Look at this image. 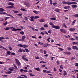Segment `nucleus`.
Segmentation results:
<instances>
[{
	"instance_id": "obj_32",
	"label": "nucleus",
	"mask_w": 78,
	"mask_h": 78,
	"mask_svg": "<svg viewBox=\"0 0 78 78\" xmlns=\"http://www.w3.org/2000/svg\"><path fill=\"white\" fill-rule=\"evenodd\" d=\"M20 10H21V11H27L26 9L23 8H21Z\"/></svg>"
},
{
	"instance_id": "obj_38",
	"label": "nucleus",
	"mask_w": 78,
	"mask_h": 78,
	"mask_svg": "<svg viewBox=\"0 0 78 78\" xmlns=\"http://www.w3.org/2000/svg\"><path fill=\"white\" fill-rule=\"evenodd\" d=\"M58 49L60 51H63V50H64V49L61 48H59Z\"/></svg>"
},
{
	"instance_id": "obj_9",
	"label": "nucleus",
	"mask_w": 78,
	"mask_h": 78,
	"mask_svg": "<svg viewBox=\"0 0 78 78\" xmlns=\"http://www.w3.org/2000/svg\"><path fill=\"white\" fill-rule=\"evenodd\" d=\"M30 18V21H33L34 22V16H31Z\"/></svg>"
},
{
	"instance_id": "obj_13",
	"label": "nucleus",
	"mask_w": 78,
	"mask_h": 78,
	"mask_svg": "<svg viewBox=\"0 0 78 78\" xmlns=\"http://www.w3.org/2000/svg\"><path fill=\"white\" fill-rule=\"evenodd\" d=\"M62 26L63 27H64L65 28H67V26L66 25V24H65V23H63Z\"/></svg>"
},
{
	"instance_id": "obj_47",
	"label": "nucleus",
	"mask_w": 78,
	"mask_h": 78,
	"mask_svg": "<svg viewBox=\"0 0 78 78\" xmlns=\"http://www.w3.org/2000/svg\"><path fill=\"white\" fill-rule=\"evenodd\" d=\"M52 4L53 5H54V6H55V5H57V3L56 2H55L54 3H53Z\"/></svg>"
},
{
	"instance_id": "obj_62",
	"label": "nucleus",
	"mask_w": 78,
	"mask_h": 78,
	"mask_svg": "<svg viewBox=\"0 0 78 78\" xmlns=\"http://www.w3.org/2000/svg\"><path fill=\"white\" fill-rule=\"evenodd\" d=\"M60 69H64V68H63V67H62V65H61L60 66Z\"/></svg>"
},
{
	"instance_id": "obj_5",
	"label": "nucleus",
	"mask_w": 78,
	"mask_h": 78,
	"mask_svg": "<svg viewBox=\"0 0 78 78\" xmlns=\"http://www.w3.org/2000/svg\"><path fill=\"white\" fill-rule=\"evenodd\" d=\"M9 69L10 71H14V70L15 68L14 67H9Z\"/></svg>"
},
{
	"instance_id": "obj_25",
	"label": "nucleus",
	"mask_w": 78,
	"mask_h": 78,
	"mask_svg": "<svg viewBox=\"0 0 78 78\" xmlns=\"http://www.w3.org/2000/svg\"><path fill=\"white\" fill-rule=\"evenodd\" d=\"M50 19L51 20H56V18H50Z\"/></svg>"
},
{
	"instance_id": "obj_24",
	"label": "nucleus",
	"mask_w": 78,
	"mask_h": 78,
	"mask_svg": "<svg viewBox=\"0 0 78 78\" xmlns=\"http://www.w3.org/2000/svg\"><path fill=\"white\" fill-rule=\"evenodd\" d=\"M63 72H64V73H63V75L64 76H66V75H67V73L66 72V71H63Z\"/></svg>"
},
{
	"instance_id": "obj_10",
	"label": "nucleus",
	"mask_w": 78,
	"mask_h": 78,
	"mask_svg": "<svg viewBox=\"0 0 78 78\" xmlns=\"http://www.w3.org/2000/svg\"><path fill=\"white\" fill-rule=\"evenodd\" d=\"M69 30L70 31H75V28H71L69 29Z\"/></svg>"
},
{
	"instance_id": "obj_37",
	"label": "nucleus",
	"mask_w": 78,
	"mask_h": 78,
	"mask_svg": "<svg viewBox=\"0 0 78 78\" xmlns=\"http://www.w3.org/2000/svg\"><path fill=\"white\" fill-rule=\"evenodd\" d=\"M25 50H26V52L28 53V52H29V50H28V49H27V48H25L24 49Z\"/></svg>"
},
{
	"instance_id": "obj_54",
	"label": "nucleus",
	"mask_w": 78,
	"mask_h": 78,
	"mask_svg": "<svg viewBox=\"0 0 78 78\" xmlns=\"http://www.w3.org/2000/svg\"><path fill=\"white\" fill-rule=\"evenodd\" d=\"M40 34H42L43 35H44V34H45V33H44L42 32H41L40 33Z\"/></svg>"
},
{
	"instance_id": "obj_29",
	"label": "nucleus",
	"mask_w": 78,
	"mask_h": 78,
	"mask_svg": "<svg viewBox=\"0 0 78 78\" xmlns=\"http://www.w3.org/2000/svg\"><path fill=\"white\" fill-rule=\"evenodd\" d=\"M11 52L10 51H8L7 52V54L9 55H11Z\"/></svg>"
},
{
	"instance_id": "obj_14",
	"label": "nucleus",
	"mask_w": 78,
	"mask_h": 78,
	"mask_svg": "<svg viewBox=\"0 0 78 78\" xmlns=\"http://www.w3.org/2000/svg\"><path fill=\"white\" fill-rule=\"evenodd\" d=\"M23 51V49H19L18 50V52H19L20 53H22Z\"/></svg>"
},
{
	"instance_id": "obj_20",
	"label": "nucleus",
	"mask_w": 78,
	"mask_h": 78,
	"mask_svg": "<svg viewBox=\"0 0 78 78\" xmlns=\"http://www.w3.org/2000/svg\"><path fill=\"white\" fill-rule=\"evenodd\" d=\"M73 45H78V42H73Z\"/></svg>"
},
{
	"instance_id": "obj_27",
	"label": "nucleus",
	"mask_w": 78,
	"mask_h": 78,
	"mask_svg": "<svg viewBox=\"0 0 78 78\" xmlns=\"http://www.w3.org/2000/svg\"><path fill=\"white\" fill-rule=\"evenodd\" d=\"M27 47H28V46L27 45L24 44L23 45V48H27Z\"/></svg>"
},
{
	"instance_id": "obj_33",
	"label": "nucleus",
	"mask_w": 78,
	"mask_h": 78,
	"mask_svg": "<svg viewBox=\"0 0 78 78\" xmlns=\"http://www.w3.org/2000/svg\"><path fill=\"white\" fill-rule=\"evenodd\" d=\"M73 17H78V14H75L73 15Z\"/></svg>"
},
{
	"instance_id": "obj_44",
	"label": "nucleus",
	"mask_w": 78,
	"mask_h": 78,
	"mask_svg": "<svg viewBox=\"0 0 78 78\" xmlns=\"http://www.w3.org/2000/svg\"><path fill=\"white\" fill-rule=\"evenodd\" d=\"M18 46L19 47H23V45L21 44H19L18 45Z\"/></svg>"
},
{
	"instance_id": "obj_17",
	"label": "nucleus",
	"mask_w": 78,
	"mask_h": 78,
	"mask_svg": "<svg viewBox=\"0 0 78 78\" xmlns=\"http://www.w3.org/2000/svg\"><path fill=\"white\" fill-rule=\"evenodd\" d=\"M49 24L50 25H51L52 26L51 27L52 28L55 25L53 24V23H52V22L49 23Z\"/></svg>"
},
{
	"instance_id": "obj_53",
	"label": "nucleus",
	"mask_w": 78,
	"mask_h": 78,
	"mask_svg": "<svg viewBox=\"0 0 78 78\" xmlns=\"http://www.w3.org/2000/svg\"><path fill=\"white\" fill-rule=\"evenodd\" d=\"M23 72H25V73L28 72V71H27V70H23Z\"/></svg>"
},
{
	"instance_id": "obj_41",
	"label": "nucleus",
	"mask_w": 78,
	"mask_h": 78,
	"mask_svg": "<svg viewBox=\"0 0 78 78\" xmlns=\"http://www.w3.org/2000/svg\"><path fill=\"white\" fill-rule=\"evenodd\" d=\"M8 48L9 50H12V48H11V46H9L8 47Z\"/></svg>"
},
{
	"instance_id": "obj_52",
	"label": "nucleus",
	"mask_w": 78,
	"mask_h": 78,
	"mask_svg": "<svg viewBox=\"0 0 78 78\" xmlns=\"http://www.w3.org/2000/svg\"><path fill=\"white\" fill-rule=\"evenodd\" d=\"M20 72H23V69H21L20 70Z\"/></svg>"
},
{
	"instance_id": "obj_36",
	"label": "nucleus",
	"mask_w": 78,
	"mask_h": 78,
	"mask_svg": "<svg viewBox=\"0 0 78 78\" xmlns=\"http://www.w3.org/2000/svg\"><path fill=\"white\" fill-rule=\"evenodd\" d=\"M9 28H10V27H6V28L5 29V30H9Z\"/></svg>"
},
{
	"instance_id": "obj_7",
	"label": "nucleus",
	"mask_w": 78,
	"mask_h": 78,
	"mask_svg": "<svg viewBox=\"0 0 78 78\" xmlns=\"http://www.w3.org/2000/svg\"><path fill=\"white\" fill-rule=\"evenodd\" d=\"M60 31H61L62 33H65L66 30L64 29H60Z\"/></svg>"
},
{
	"instance_id": "obj_8",
	"label": "nucleus",
	"mask_w": 78,
	"mask_h": 78,
	"mask_svg": "<svg viewBox=\"0 0 78 78\" xmlns=\"http://www.w3.org/2000/svg\"><path fill=\"white\" fill-rule=\"evenodd\" d=\"M7 4L8 5H11V6H14V4L12 3L11 2H8L7 3Z\"/></svg>"
},
{
	"instance_id": "obj_23",
	"label": "nucleus",
	"mask_w": 78,
	"mask_h": 78,
	"mask_svg": "<svg viewBox=\"0 0 78 78\" xmlns=\"http://www.w3.org/2000/svg\"><path fill=\"white\" fill-rule=\"evenodd\" d=\"M22 40L23 41H24L25 40V36H23L22 37Z\"/></svg>"
},
{
	"instance_id": "obj_51",
	"label": "nucleus",
	"mask_w": 78,
	"mask_h": 78,
	"mask_svg": "<svg viewBox=\"0 0 78 78\" xmlns=\"http://www.w3.org/2000/svg\"><path fill=\"white\" fill-rule=\"evenodd\" d=\"M69 8V6H66L64 7V9H67V8Z\"/></svg>"
},
{
	"instance_id": "obj_45",
	"label": "nucleus",
	"mask_w": 78,
	"mask_h": 78,
	"mask_svg": "<svg viewBox=\"0 0 78 78\" xmlns=\"http://www.w3.org/2000/svg\"><path fill=\"white\" fill-rule=\"evenodd\" d=\"M40 62V63H41L42 64H45V62L42 61Z\"/></svg>"
},
{
	"instance_id": "obj_35",
	"label": "nucleus",
	"mask_w": 78,
	"mask_h": 78,
	"mask_svg": "<svg viewBox=\"0 0 78 78\" xmlns=\"http://www.w3.org/2000/svg\"><path fill=\"white\" fill-rule=\"evenodd\" d=\"M44 28H47L48 27V25L47 24H45L44 25Z\"/></svg>"
},
{
	"instance_id": "obj_11",
	"label": "nucleus",
	"mask_w": 78,
	"mask_h": 78,
	"mask_svg": "<svg viewBox=\"0 0 78 78\" xmlns=\"http://www.w3.org/2000/svg\"><path fill=\"white\" fill-rule=\"evenodd\" d=\"M14 7V6H7L6 7V8H8V9H11V8H13Z\"/></svg>"
},
{
	"instance_id": "obj_16",
	"label": "nucleus",
	"mask_w": 78,
	"mask_h": 78,
	"mask_svg": "<svg viewBox=\"0 0 78 78\" xmlns=\"http://www.w3.org/2000/svg\"><path fill=\"white\" fill-rule=\"evenodd\" d=\"M0 48L1 49L2 48V49H4V50H7V49L4 48L3 46H0Z\"/></svg>"
},
{
	"instance_id": "obj_42",
	"label": "nucleus",
	"mask_w": 78,
	"mask_h": 78,
	"mask_svg": "<svg viewBox=\"0 0 78 78\" xmlns=\"http://www.w3.org/2000/svg\"><path fill=\"white\" fill-rule=\"evenodd\" d=\"M2 76H3V77H6L7 76H8V75H2Z\"/></svg>"
},
{
	"instance_id": "obj_64",
	"label": "nucleus",
	"mask_w": 78,
	"mask_h": 78,
	"mask_svg": "<svg viewBox=\"0 0 78 78\" xmlns=\"http://www.w3.org/2000/svg\"><path fill=\"white\" fill-rule=\"evenodd\" d=\"M40 30H45V29H44V27H42L40 29Z\"/></svg>"
},
{
	"instance_id": "obj_1",
	"label": "nucleus",
	"mask_w": 78,
	"mask_h": 78,
	"mask_svg": "<svg viewBox=\"0 0 78 78\" xmlns=\"http://www.w3.org/2000/svg\"><path fill=\"white\" fill-rule=\"evenodd\" d=\"M15 61L16 64L18 65V66H20L21 64L18 59H17V58H16Z\"/></svg>"
},
{
	"instance_id": "obj_18",
	"label": "nucleus",
	"mask_w": 78,
	"mask_h": 78,
	"mask_svg": "<svg viewBox=\"0 0 78 78\" xmlns=\"http://www.w3.org/2000/svg\"><path fill=\"white\" fill-rule=\"evenodd\" d=\"M39 22H45V20L44 19H41L40 20Z\"/></svg>"
},
{
	"instance_id": "obj_60",
	"label": "nucleus",
	"mask_w": 78,
	"mask_h": 78,
	"mask_svg": "<svg viewBox=\"0 0 78 78\" xmlns=\"http://www.w3.org/2000/svg\"><path fill=\"white\" fill-rule=\"evenodd\" d=\"M71 54V53L70 52H67V55H70Z\"/></svg>"
},
{
	"instance_id": "obj_56",
	"label": "nucleus",
	"mask_w": 78,
	"mask_h": 78,
	"mask_svg": "<svg viewBox=\"0 0 78 78\" xmlns=\"http://www.w3.org/2000/svg\"><path fill=\"white\" fill-rule=\"evenodd\" d=\"M14 12H15V13H17L19 12L17 11H14Z\"/></svg>"
},
{
	"instance_id": "obj_49",
	"label": "nucleus",
	"mask_w": 78,
	"mask_h": 78,
	"mask_svg": "<svg viewBox=\"0 0 78 78\" xmlns=\"http://www.w3.org/2000/svg\"><path fill=\"white\" fill-rule=\"evenodd\" d=\"M50 37H49L48 39H47V40L48 41V42H50Z\"/></svg>"
},
{
	"instance_id": "obj_4",
	"label": "nucleus",
	"mask_w": 78,
	"mask_h": 78,
	"mask_svg": "<svg viewBox=\"0 0 78 78\" xmlns=\"http://www.w3.org/2000/svg\"><path fill=\"white\" fill-rule=\"evenodd\" d=\"M72 48L73 50H78V48L76 46H72Z\"/></svg>"
},
{
	"instance_id": "obj_34",
	"label": "nucleus",
	"mask_w": 78,
	"mask_h": 78,
	"mask_svg": "<svg viewBox=\"0 0 78 78\" xmlns=\"http://www.w3.org/2000/svg\"><path fill=\"white\" fill-rule=\"evenodd\" d=\"M7 24H8V22L7 21L3 23V25L5 26H6V25H7Z\"/></svg>"
},
{
	"instance_id": "obj_12",
	"label": "nucleus",
	"mask_w": 78,
	"mask_h": 78,
	"mask_svg": "<svg viewBox=\"0 0 78 78\" xmlns=\"http://www.w3.org/2000/svg\"><path fill=\"white\" fill-rule=\"evenodd\" d=\"M72 8H76L77 7V5H71Z\"/></svg>"
},
{
	"instance_id": "obj_28",
	"label": "nucleus",
	"mask_w": 78,
	"mask_h": 78,
	"mask_svg": "<svg viewBox=\"0 0 78 78\" xmlns=\"http://www.w3.org/2000/svg\"><path fill=\"white\" fill-rule=\"evenodd\" d=\"M70 5H71V4H77V3L76 2H70Z\"/></svg>"
},
{
	"instance_id": "obj_43",
	"label": "nucleus",
	"mask_w": 78,
	"mask_h": 78,
	"mask_svg": "<svg viewBox=\"0 0 78 78\" xmlns=\"http://www.w3.org/2000/svg\"><path fill=\"white\" fill-rule=\"evenodd\" d=\"M11 55H15V53L14 52L11 53L10 54Z\"/></svg>"
},
{
	"instance_id": "obj_21",
	"label": "nucleus",
	"mask_w": 78,
	"mask_h": 78,
	"mask_svg": "<svg viewBox=\"0 0 78 78\" xmlns=\"http://www.w3.org/2000/svg\"><path fill=\"white\" fill-rule=\"evenodd\" d=\"M33 12H34V13H35V14H39V12H38L36 10L33 11Z\"/></svg>"
},
{
	"instance_id": "obj_6",
	"label": "nucleus",
	"mask_w": 78,
	"mask_h": 78,
	"mask_svg": "<svg viewBox=\"0 0 78 78\" xmlns=\"http://www.w3.org/2000/svg\"><path fill=\"white\" fill-rule=\"evenodd\" d=\"M44 73H50V71L46 70H43Z\"/></svg>"
},
{
	"instance_id": "obj_57",
	"label": "nucleus",
	"mask_w": 78,
	"mask_h": 78,
	"mask_svg": "<svg viewBox=\"0 0 78 78\" xmlns=\"http://www.w3.org/2000/svg\"><path fill=\"white\" fill-rule=\"evenodd\" d=\"M67 4H68L69 5H70V2H67Z\"/></svg>"
},
{
	"instance_id": "obj_48",
	"label": "nucleus",
	"mask_w": 78,
	"mask_h": 78,
	"mask_svg": "<svg viewBox=\"0 0 78 78\" xmlns=\"http://www.w3.org/2000/svg\"><path fill=\"white\" fill-rule=\"evenodd\" d=\"M34 18L36 19H38L39 18V16H34Z\"/></svg>"
},
{
	"instance_id": "obj_39",
	"label": "nucleus",
	"mask_w": 78,
	"mask_h": 78,
	"mask_svg": "<svg viewBox=\"0 0 78 78\" xmlns=\"http://www.w3.org/2000/svg\"><path fill=\"white\" fill-rule=\"evenodd\" d=\"M24 32L23 31H21L20 32V34H22V35L24 34Z\"/></svg>"
},
{
	"instance_id": "obj_59",
	"label": "nucleus",
	"mask_w": 78,
	"mask_h": 78,
	"mask_svg": "<svg viewBox=\"0 0 78 78\" xmlns=\"http://www.w3.org/2000/svg\"><path fill=\"white\" fill-rule=\"evenodd\" d=\"M64 55H67V52H65L64 53Z\"/></svg>"
},
{
	"instance_id": "obj_22",
	"label": "nucleus",
	"mask_w": 78,
	"mask_h": 78,
	"mask_svg": "<svg viewBox=\"0 0 78 78\" xmlns=\"http://www.w3.org/2000/svg\"><path fill=\"white\" fill-rule=\"evenodd\" d=\"M34 69L37 71H40V69H39V68H35Z\"/></svg>"
},
{
	"instance_id": "obj_31",
	"label": "nucleus",
	"mask_w": 78,
	"mask_h": 78,
	"mask_svg": "<svg viewBox=\"0 0 78 78\" xmlns=\"http://www.w3.org/2000/svg\"><path fill=\"white\" fill-rule=\"evenodd\" d=\"M24 19L26 21H28V18H27V17L24 18Z\"/></svg>"
},
{
	"instance_id": "obj_3",
	"label": "nucleus",
	"mask_w": 78,
	"mask_h": 78,
	"mask_svg": "<svg viewBox=\"0 0 78 78\" xmlns=\"http://www.w3.org/2000/svg\"><path fill=\"white\" fill-rule=\"evenodd\" d=\"M10 29H11L12 31H16L17 30L13 27H10Z\"/></svg>"
},
{
	"instance_id": "obj_30",
	"label": "nucleus",
	"mask_w": 78,
	"mask_h": 78,
	"mask_svg": "<svg viewBox=\"0 0 78 78\" xmlns=\"http://www.w3.org/2000/svg\"><path fill=\"white\" fill-rule=\"evenodd\" d=\"M55 11H56V12H59V10L58 9H55Z\"/></svg>"
},
{
	"instance_id": "obj_58",
	"label": "nucleus",
	"mask_w": 78,
	"mask_h": 78,
	"mask_svg": "<svg viewBox=\"0 0 78 78\" xmlns=\"http://www.w3.org/2000/svg\"><path fill=\"white\" fill-rule=\"evenodd\" d=\"M30 76H34L33 75V74L31 73H30Z\"/></svg>"
},
{
	"instance_id": "obj_50",
	"label": "nucleus",
	"mask_w": 78,
	"mask_h": 78,
	"mask_svg": "<svg viewBox=\"0 0 78 78\" xmlns=\"http://www.w3.org/2000/svg\"><path fill=\"white\" fill-rule=\"evenodd\" d=\"M76 20H74L72 23V25H74L75 23Z\"/></svg>"
},
{
	"instance_id": "obj_40",
	"label": "nucleus",
	"mask_w": 78,
	"mask_h": 78,
	"mask_svg": "<svg viewBox=\"0 0 78 78\" xmlns=\"http://www.w3.org/2000/svg\"><path fill=\"white\" fill-rule=\"evenodd\" d=\"M43 46L44 47H47V44H44L43 45Z\"/></svg>"
},
{
	"instance_id": "obj_15",
	"label": "nucleus",
	"mask_w": 78,
	"mask_h": 78,
	"mask_svg": "<svg viewBox=\"0 0 78 78\" xmlns=\"http://www.w3.org/2000/svg\"><path fill=\"white\" fill-rule=\"evenodd\" d=\"M11 73H12V72L11 71H8L7 72H5V73L7 74H11Z\"/></svg>"
},
{
	"instance_id": "obj_46",
	"label": "nucleus",
	"mask_w": 78,
	"mask_h": 78,
	"mask_svg": "<svg viewBox=\"0 0 78 78\" xmlns=\"http://www.w3.org/2000/svg\"><path fill=\"white\" fill-rule=\"evenodd\" d=\"M53 0H50V3L51 5H52V2H53L52 1Z\"/></svg>"
},
{
	"instance_id": "obj_55",
	"label": "nucleus",
	"mask_w": 78,
	"mask_h": 78,
	"mask_svg": "<svg viewBox=\"0 0 78 78\" xmlns=\"http://www.w3.org/2000/svg\"><path fill=\"white\" fill-rule=\"evenodd\" d=\"M38 43L39 44H40V45H43V44H44L43 43L41 42H38Z\"/></svg>"
},
{
	"instance_id": "obj_63",
	"label": "nucleus",
	"mask_w": 78,
	"mask_h": 78,
	"mask_svg": "<svg viewBox=\"0 0 78 78\" xmlns=\"http://www.w3.org/2000/svg\"><path fill=\"white\" fill-rule=\"evenodd\" d=\"M22 59H23L24 60V59H25V58L24 57V56H22Z\"/></svg>"
},
{
	"instance_id": "obj_19",
	"label": "nucleus",
	"mask_w": 78,
	"mask_h": 78,
	"mask_svg": "<svg viewBox=\"0 0 78 78\" xmlns=\"http://www.w3.org/2000/svg\"><path fill=\"white\" fill-rule=\"evenodd\" d=\"M5 11V9L3 8H0V12H3Z\"/></svg>"
},
{
	"instance_id": "obj_2",
	"label": "nucleus",
	"mask_w": 78,
	"mask_h": 78,
	"mask_svg": "<svg viewBox=\"0 0 78 78\" xmlns=\"http://www.w3.org/2000/svg\"><path fill=\"white\" fill-rule=\"evenodd\" d=\"M52 28H55V29L59 30V29H60V27L58 26H56L54 25Z\"/></svg>"
},
{
	"instance_id": "obj_26",
	"label": "nucleus",
	"mask_w": 78,
	"mask_h": 78,
	"mask_svg": "<svg viewBox=\"0 0 78 78\" xmlns=\"http://www.w3.org/2000/svg\"><path fill=\"white\" fill-rule=\"evenodd\" d=\"M67 2H66L65 1H63L62 2L63 4H64V5H66L67 4Z\"/></svg>"
},
{
	"instance_id": "obj_61",
	"label": "nucleus",
	"mask_w": 78,
	"mask_h": 78,
	"mask_svg": "<svg viewBox=\"0 0 78 78\" xmlns=\"http://www.w3.org/2000/svg\"><path fill=\"white\" fill-rule=\"evenodd\" d=\"M48 33H50V34H51V30H49L48 31Z\"/></svg>"
}]
</instances>
